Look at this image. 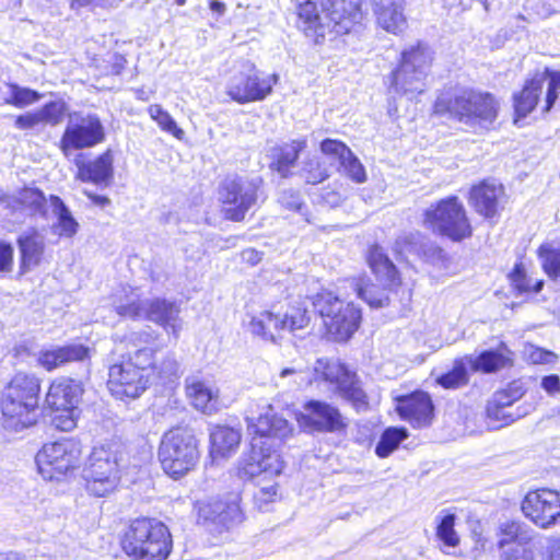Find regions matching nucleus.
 <instances>
[{
  "instance_id": "48",
  "label": "nucleus",
  "mask_w": 560,
  "mask_h": 560,
  "mask_svg": "<svg viewBox=\"0 0 560 560\" xmlns=\"http://www.w3.org/2000/svg\"><path fill=\"white\" fill-rule=\"evenodd\" d=\"M12 101L13 106L18 108H23L30 105H33L40 101L43 95L38 93L35 90H32L30 88L21 86L16 83H14V86L12 88Z\"/></svg>"
},
{
  "instance_id": "3",
  "label": "nucleus",
  "mask_w": 560,
  "mask_h": 560,
  "mask_svg": "<svg viewBox=\"0 0 560 560\" xmlns=\"http://www.w3.org/2000/svg\"><path fill=\"white\" fill-rule=\"evenodd\" d=\"M40 382L33 375L16 373L1 396L2 425L7 431L21 432L37 421Z\"/></svg>"
},
{
  "instance_id": "11",
  "label": "nucleus",
  "mask_w": 560,
  "mask_h": 560,
  "mask_svg": "<svg viewBox=\"0 0 560 560\" xmlns=\"http://www.w3.org/2000/svg\"><path fill=\"white\" fill-rule=\"evenodd\" d=\"M314 380L335 386L336 393L349 401L357 410H365L368 396L354 373L337 361L319 359L314 365Z\"/></svg>"
},
{
  "instance_id": "21",
  "label": "nucleus",
  "mask_w": 560,
  "mask_h": 560,
  "mask_svg": "<svg viewBox=\"0 0 560 560\" xmlns=\"http://www.w3.org/2000/svg\"><path fill=\"white\" fill-rule=\"evenodd\" d=\"M500 533L498 546L503 560H534L532 529L518 522H505L501 524Z\"/></svg>"
},
{
  "instance_id": "2",
  "label": "nucleus",
  "mask_w": 560,
  "mask_h": 560,
  "mask_svg": "<svg viewBox=\"0 0 560 560\" xmlns=\"http://www.w3.org/2000/svg\"><path fill=\"white\" fill-rule=\"evenodd\" d=\"M362 19L361 0L305 1L298 7V27L316 44L326 35H343Z\"/></svg>"
},
{
  "instance_id": "62",
  "label": "nucleus",
  "mask_w": 560,
  "mask_h": 560,
  "mask_svg": "<svg viewBox=\"0 0 560 560\" xmlns=\"http://www.w3.org/2000/svg\"><path fill=\"white\" fill-rule=\"evenodd\" d=\"M177 370H178L177 361L174 359L173 355H167L161 364L160 373L162 374V376L168 377V376L175 375L177 373Z\"/></svg>"
},
{
  "instance_id": "52",
  "label": "nucleus",
  "mask_w": 560,
  "mask_h": 560,
  "mask_svg": "<svg viewBox=\"0 0 560 560\" xmlns=\"http://www.w3.org/2000/svg\"><path fill=\"white\" fill-rule=\"evenodd\" d=\"M506 409V407H502L489 401L487 406V416L491 420L500 421V427L508 425L521 417V415L514 416Z\"/></svg>"
},
{
  "instance_id": "37",
  "label": "nucleus",
  "mask_w": 560,
  "mask_h": 560,
  "mask_svg": "<svg viewBox=\"0 0 560 560\" xmlns=\"http://www.w3.org/2000/svg\"><path fill=\"white\" fill-rule=\"evenodd\" d=\"M464 358L474 372L492 373L506 364L505 357L493 350L483 351L479 355H465Z\"/></svg>"
},
{
  "instance_id": "42",
  "label": "nucleus",
  "mask_w": 560,
  "mask_h": 560,
  "mask_svg": "<svg viewBox=\"0 0 560 560\" xmlns=\"http://www.w3.org/2000/svg\"><path fill=\"white\" fill-rule=\"evenodd\" d=\"M456 516L453 513L436 516V537L445 547H456L459 544V537L454 529Z\"/></svg>"
},
{
  "instance_id": "17",
  "label": "nucleus",
  "mask_w": 560,
  "mask_h": 560,
  "mask_svg": "<svg viewBox=\"0 0 560 560\" xmlns=\"http://www.w3.org/2000/svg\"><path fill=\"white\" fill-rule=\"evenodd\" d=\"M278 75L260 78L255 66L245 62L242 69L235 73L228 86L229 96L240 104L265 100L277 84Z\"/></svg>"
},
{
  "instance_id": "23",
  "label": "nucleus",
  "mask_w": 560,
  "mask_h": 560,
  "mask_svg": "<svg viewBox=\"0 0 560 560\" xmlns=\"http://www.w3.org/2000/svg\"><path fill=\"white\" fill-rule=\"evenodd\" d=\"M74 164L78 168L77 177L82 182L108 186L114 177V155L110 149L93 160H85L80 154Z\"/></svg>"
},
{
  "instance_id": "1",
  "label": "nucleus",
  "mask_w": 560,
  "mask_h": 560,
  "mask_svg": "<svg viewBox=\"0 0 560 560\" xmlns=\"http://www.w3.org/2000/svg\"><path fill=\"white\" fill-rule=\"evenodd\" d=\"M247 429L253 434L252 450L238 463L237 476L250 480L258 476L273 478L279 476L284 467L281 455L269 443V439L285 438L291 433L289 422L277 416L271 406L256 421L247 418Z\"/></svg>"
},
{
  "instance_id": "64",
  "label": "nucleus",
  "mask_w": 560,
  "mask_h": 560,
  "mask_svg": "<svg viewBox=\"0 0 560 560\" xmlns=\"http://www.w3.org/2000/svg\"><path fill=\"white\" fill-rule=\"evenodd\" d=\"M547 560H560V537L551 541L547 550Z\"/></svg>"
},
{
  "instance_id": "10",
  "label": "nucleus",
  "mask_w": 560,
  "mask_h": 560,
  "mask_svg": "<svg viewBox=\"0 0 560 560\" xmlns=\"http://www.w3.org/2000/svg\"><path fill=\"white\" fill-rule=\"evenodd\" d=\"M432 60L428 46L419 44L402 52L401 63L390 77V90L407 95L410 100L424 90L423 79Z\"/></svg>"
},
{
  "instance_id": "15",
  "label": "nucleus",
  "mask_w": 560,
  "mask_h": 560,
  "mask_svg": "<svg viewBox=\"0 0 560 560\" xmlns=\"http://www.w3.org/2000/svg\"><path fill=\"white\" fill-rule=\"evenodd\" d=\"M240 501V493H231L225 500L199 501L196 504L198 522L212 532L229 530L244 520Z\"/></svg>"
},
{
  "instance_id": "13",
  "label": "nucleus",
  "mask_w": 560,
  "mask_h": 560,
  "mask_svg": "<svg viewBox=\"0 0 560 560\" xmlns=\"http://www.w3.org/2000/svg\"><path fill=\"white\" fill-rule=\"evenodd\" d=\"M425 222L441 235L459 242L471 235V225L457 197L442 199L425 211Z\"/></svg>"
},
{
  "instance_id": "28",
  "label": "nucleus",
  "mask_w": 560,
  "mask_h": 560,
  "mask_svg": "<svg viewBox=\"0 0 560 560\" xmlns=\"http://www.w3.org/2000/svg\"><path fill=\"white\" fill-rule=\"evenodd\" d=\"M186 393L192 406L211 415L219 409V390L197 377L186 380Z\"/></svg>"
},
{
  "instance_id": "51",
  "label": "nucleus",
  "mask_w": 560,
  "mask_h": 560,
  "mask_svg": "<svg viewBox=\"0 0 560 560\" xmlns=\"http://www.w3.org/2000/svg\"><path fill=\"white\" fill-rule=\"evenodd\" d=\"M305 180L308 184H318L329 177L326 167L322 166L317 160H310L304 167Z\"/></svg>"
},
{
  "instance_id": "31",
  "label": "nucleus",
  "mask_w": 560,
  "mask_h": 560,
  "mask_svg": "<svg viewBox=\"0 0 560 560\" xmlns=\"http://www.w3.org/2000/svg\"><path fill=\"white\" fill-rule=\"evenodd\" d=\"M306 147V140H292L289 143L279 145L272 150L271 168L281 175L288 177L291 168L295 165L300 152Z\"/></svg>"
},
{
  "instance_id": "44",
  "label": "nucleus",
  "mask_w": 560,
  "mask_h": 560,
  "mask_svg": "<svg viewBox=\"0 0 560 560\" xmlns=\"http://www.w3.org/2000/svg\"><path fill=\"white\" fill-rule=\"evenodd\" d=\"M354 290L359 298L364 300L371 307L381 308L388 304L389 298L385 289H380L375 284L362 287L359 282H354Z\"/></svg>"
},
{
  "instance_id": "6",
  "label": "nucleus",
  "mask_w": 560,
  "mask_h": 560,
  "mask_svg": "<svg viewBox=\"0 0 560 560\" xmlns=\"http://www.w3.org/2000/svg\"><path fill=\"white\" fill-rule=\"evenodd\" d=\"M498 102L489 93L464 90L454 97L441 95L434 104L439 115L450 114L472 128L488 129L498 116Z\"/></svg>"
},
{
  "instance_id": "50",
  "label": "nucleus",
  "mask_w": 560,
  "mask_h": 560,
  "mask_svg": "<svg viewBox=\"0 0 560 560\" xmlns=\"http://www.w3.org/2000/svg\"><path fill=\"white\" fill-rule=\"evenodd\" d=\"M322 152L327 155L335 158L341 163L346 156L349 158L351 150L341 141L335 139H325L320 143Z\"/></svg>"
},
{
  "instance_id": "32",
  "label": "nucleus",
  "mask_w": 560,
  "mask_h": 560,
  "mask_svg": "<svg viewBox=\"0 0 560 560\" xmlns=\"http://www.w3.org/2000/svg\"><path fill=\"white\" fill-rule=\"evenodd\" d=\"M287 326V317H280L279 315L266 311L253 317L249 329L254 335L260 336L266 340L275 341L277 335L285 330Z\"/></svg>"
},
{
  "instance_id": "53",
  "label": "nucleus",
  "mask_w": 560,
  "mask_h": 560,
  "mask_svg": "<svg viewBox=\"0 0 560 560\" xmlns=\"http://www.w3.org/2000/svg\"><path fill=\"white\" fill-rule=\"evenodd\" d=\"M526 354L534 364H553L558 359L556 353L534 346L527 348Z\"/></svg>"
},
{
  "instance_id": "7",
  "label": "nucleus",
  "mask_w": 560,
  "mask_h": 560,
  "mask_svg": "<svg viewBox=\"0 0 560 560\" xmlns=\"http://www.w3.org/2000/svg\"><path fill=\"white\" fill-rule=\"evenodd\" d=\"M114 307L122 317L147 318L161 325L167 334L173 335L175 340L182 330L179 307L176 303L166 300L155 299L152 301L140 300L139 294L131 288H122L114 295Z\"/></svg>"
},
{
  "instance_id": "55",
  "label": "nucleus",
  "mask_w": 560,
  "mask_h": 560,
  "mask_svg": "<svg viewBox=\"0 0 560 560\" xmlns=\"http://www.w3.org/2000/svg\"><path fill=\"white\" fill-rule=\"evenodd\" d=\"M279 202L284 208L298 212H301L303 208L300 194L292 189L283 190L279 196Z\"/></svg>"
},
{
  "instance_id": "43",
  "label": "nucleus",
  "mask_w": 560,
  "mask_h": 560,
  "mask_svg": "<svg viewBox=\"0 0 560 560\" xmlns=\"http://www.w3.org/2000/svg\"><path fill=\"white\" fill-rule=\"evenodd\" d=\"M538 257L545 272L550 278L560 277V247H555L551 244H542L538 248Z\"/></svg>"
},
{
  "instance_id": "58",
  "label": "nucleus",
  "mask_w": 560,
  "mask_h": 560,
  "mask_svg": "<svg viewBox=\"0 0 560 560\" xmlns=\"http://www.w3.org/2000/svg\"><path fill=\"white\" fill-rule=\"evenodd\" d=\"M523 396V392H517L516 394H511L510 390H501L497 392L490 402L495 405L509 408L514 401L520 399Z\"/></svg>"
},
{
  "instance_id": "63",
  "label": "nucleus",
  "mask_w": 560,
  "mask_h": 560,
  "mask_svg": "<svg viewBox=\"0 0 560 560\" xmlns=\"http://www.w3.org/2000/svg\"><path fill=\"white\" fill-rule=\"evenodd\" d=\"M107 0H71V10L79 11L86 7H102Z\"/></svg>"
},
{
  "instance_id": "35",
  "label": "nucleus",
  "mask_w": 560,
  "mask_h": 560,
  "mask_svg": "<svg viewBox=\"0 0 560 560\" xmlns=\"http://www.w3.org/2000/svg\"><path fill=\"white\" fill-rule=\"evenodd\" d=\"M402 4L395 3L394 5H374V11L377 16V23L385 31L398 34L404 31L406 20L402 14Z\"/></svg>"
},
{
  "instance_id": "9",
  "label": "nucleus",
  "mask_w": 560,
  "mask_h": 560,
  "mask_svg": "<svg viewBox=\"0 0 560 560\" xmlns=\"http://www.w3.org/2000/svg\"><path fill=\"white\" fill-rule=\"evenodd\" d=\"M313 306L336 340L349 339L360 325V310L352 303L338 299L332 292L317 293L314 296Z\"/></svg>"
},
{
  "instance_id": "45",
  "label": "nucleus",
  "mask_w": 560,
  "mask_h": 560,
  "mask_svg": "<svg viewBox=\"0 0 560 560\" xmlns=\"http://www.w3.org/2000/svg\"><path fill=\"white\" fill-rule=\"evenodd\" d=\"M67 106L62 101H54L44 105L36 112L40 124L56 126L62 121Z\"/></svg>"
},
{
  "instance_id": "30",
  "label": "nucleus",
  "mask_w": 560,
  "mask_h": 560,
  "mask_svg": "<svg viewBox=\"0 0 560 560\" xmlns=\"http://www.w3.org/2000/svg\"><path fill=\"white\" fill-rule=\"evenodd\" d=\"M545 84L544 74H535L526 81L520 94L514 96V108L517 118L526 117L537 105Z\"/></svg>"
},
{
  "instance_id": "47",
  "label": "nucleus",
  "mask_w": 560,
  "mask_h": 560,
  "mask_svg": "<svg viewBox=\"0 0 560 560\" xmlns=\"http://www.w3.org/2000/svg\"><path fill=\"white\" fill-rule=\"evenodd\" d=\"M342 172L353 182L362 184L366 180V172L359 159L352 153L340 163Z\"/></svg>"
},
{
  "instance_id": "22",
  "label": "nucleus",
  "mask_w": 560,
  "mask_h": 560,
  "mask_svg": "<svg viewBox=\"0 0 560 560\" xmlns=\"http://www.w3.org/2000/svg\"><path fill=\"white\" fill-rule=\"evenodd\" d=\"M148 383V376L133 366L132 362L124 361L109 368L108 387L119 399L139 397L145 390Z\"/></svg>"
},
{
  "instance_id": "59",
  "label": "nucleus",
  "mask_w": 560,
  "mask_h": 560,
  "mask_svg": "<svg viewBox=\"0 0 560 560\" xmlns=\"http://www.w3.org/2000/svg\"><path fill=\"white\" fill-rule=\"evenodd\" d=\"M288 377H292V381L288 382V385H293V386H301L303 383L306 382V377L304 375V372L302 370H299V369H294V368H285L283 369L280 374H279V378L281 381H284L285 378Z\"/></svg>"
},
{
  "instance_id": "40",
  "label": "nucleus",
  "mask_w": 560,
  "mask_h": 560,
  "mask_svg": "<svg viewBox=\"0 0 560 560\" xmlns=\"http://www.w3.org/2000/svg\"><path fill=\"white\" fill-rule=\"evenodd\" d=\"M468 368L464 357L457 359L451 371L438 377V383L446 389H456L465 386L469 381Z\"/></svg>"
},
{
  "instance_id": "46",
  "label": "nucleus",
  "mask_w": 560,
  "mask_h": 560,
  "mask_svg": "<svg viewBox=\"0 0 560 560\" xmlns=\"http://www.w3.org/2000/svg\"><path fill=\"white\" fill-rule=\"evenodd\" d=\"M510 277L512 284L521 293L539 292L544 285L542 280L533 281L530 278H528L522 265H515Z\"/></svg>"
},
{
  "instance_id": "18",
  "label": "nucleus",
  "mask_w": 560,
  "mask_h": 560,
  "mask_svg": "<svg viewBox=\"0 0 560 560\" xmlns=\"http://www.w3.org/2000/svg\"><path fill=\"white\" fill-rule=\"evenodd\" d=\"M83 394L79 382L71 378L60 377L55 380L46 395L47 406L57 411H63L67 416L55 418V424L61 431H70L75 427L77 406Z\"/></svg>"
},
{
  "instance_id": "34",
  "label": "nucleus",
  "mask_w": 560,
  "mask_h": 560,
  "mask_svg": "<svg viewBox=\"0 0 560 560\" xmlns=\"http://www.w3.org/2000/svg\"><path fill=\"white\" fill-rule=\"evenodd\" d=\"M19 246L22 254V269L30 270L40 262L44 253V241L37 233L20 236Z\"/></svg>"
},
{
  "instance_id": "26",
  "label": "nucleus",
  "mask_w": 560,
  "mask_h": 560,
  "mask_svg": "<svg viewBox=\"0 0 560 560\" xmlns=\"http://www.w3.org/2000/svg\"><path fill=\"white\" fill-rule=\"evenodd\" d=\"M503 194L502 185L495 180H483L470 189L469 202L478 213L492 219L498 212V201Z\"/></svg>"
},
{
  "instance_id": "49",
  "label": "nucleus",
  "mask_w": 560,
  "mask_h": 560,
  "mask_svg": "<svg viewBox=\"0 0 560 560\" xmlns=\"http://www.w3.org/2000/svg\"><path fill=\"white\" fill-rule=\"evenodd\" d=\"M542 74L545 75V81L549 79L545 100L546 105L544 108V112L547 113L551 109L558 98V91L560 90V72L546 70Z\"/></svg>"
},
{
  "instance_id": "20",
  "label": "nucleus",
  "mask_w": 560,
  "mask_h": 560,
  "mask_svg": "<svg viewBox=\"0 0 560 560\" xmlns=\"http://www.w3.org/2000/svg\"><path fill=\"white\" fill-rule=\"evenodd\" d=\"M522 511L541 528L556 525L560 520V492L547 488L530 491L522 502Z\"/></svg>"
},
{
  "instance_id": "27",
  "label": "nucleus",
  "mask_w": 560,
  "mask_h": 560,
  "mask_svg": "<svg viewBox=\"0 0 560 560\" xmlns=\"http://www.w3.org/2000/svg\"><path fill=\"white\" fill-rule=\"evenodd\" d=\"M155 336L149 331L130 332L120 341L126 342L128 348L127 362L139 369L143 374L148 368L154 366L153 355L155 350L149 347L155 340Z\"/></svg>"
},
{
  "instance_id": "14",
  "label": "nucleus",
  "mask_w": 560,
  "mask_h": 560,
  "mask_svg": "<svg viewBox=\"0 0 560 560\" xmlns=\"http://www.w3.org/2000/svg\"><path fill=\"white\" fill-rule=\"evenodd\" d=\"M261 178L244 179L236 177L226 179L220 189V199L225 206L224 211L228 219L242 221L246 212L254 207L261 198L265 199L261 190Z\"/></svg>"
},
{
  "instance_id": "54",
  "label": "nucleus",
  "mask_w": 560,
  "mask_h": 560,
  "mask_svg": "<svg viewBox=\"0 0 560 560\" xmlns=\"http://www.w3.org/2000/svg\"><path fill=\"white\" fill-rule=\"evenodd\" d=\"M283 317L288 318V331L295 332L305 328L310 323V317L306 310H295L291 314H285Z\"/></svg>"
},
{
  "instance_id": "39",
  "label": "nucleus",
  "mask_w": 560,
  "mask_h": 560,
  "mask_svg": "<svg viewBox=\"0 0 560 560\" xmlns=\"http://www.w3.org/2000/svg\"><path fill=\"white\" fill-rule=\"evenodd\" d=\"M18 202L28 210L32 214H38L46 217L47 213V200L37 188H24L16 195Z\"/></svg>"
},
{
  "instance_id": "24",
  "label": "nucleus",
  "mask_w": 560,
  "mask_h": 560,
  "mask_svg": "<svg viewBox=\"0 0 560 560\" xmlns=\"http://www.w3.org/2000/svg\"><path fill=\"white\" fill-rule=\"evenodd\" d=\"M396 410L399 416L413 427H427L433 417V404L424 392H415L397 398Z\"/></svg>"
},
{
  "instance_id": "57",
  "label": "nucleus",
  "mask_w": 560,
  "mask_h": 560,
  "mask_svg": "<svg viewBox=\"0 0 560 560\" xmlns=\"http://www.w3.org/2000/svg\"><path fill=\"white\" fill-rule=\"evenodd\" d=\"M13 265V247L0 240V272L10 271Z\"/></svg>"
},
{
  "instance_id": "12",
  "label": "nucleus",
  "mask_w": 560,
  "mask_h": 560,
  "mask_svg": "<svg viewBox=\"0 0 560 560\" xmlns=\"http://www.w3.org/2000/svg\"><path fill=\"white\" fill-rule=\"evenodd\" d=\"M81 448L69 439L45 444L36 455L38 472L44 479L60 480L79 466Z\"/></svg>"
},
{
  "instance_id": "61",
  "label": "nucleus",
  "mask_w": 560,
  "mask_h": 560,
  "mask_svg": "<svg viewBox=\"0 0 560 560\" xmlns=\"http://www.w3.org/2000/svg\"><path fill=\"white\" fill-rule=\"evenodd\" d=\"M541 387L551 395L560 393V377L556 374L545 376L541 381Z\"/></svg>"
},
{
  "instance_id": "33",
  "label": "nucleus",
  "mask_w": 560,
  "mask_h": 560,
  "mask_svg": "<svg viewBox=\"0 0 560 560\" xmlns=\"http://www.w3.org/2000/svg\"><path fill=\"white\" fill-rule=\"evenodd\" d=\"M211 455L213 457H225L234 453L241 442V433L231 427H215L211 434Z\"/></svg>"
},
{
  "instance_id": "19",
  "label": "nucleus",
  "mask_w": 560,
  "mask_h": 560,
  "mask_svg": "<svg viewBox=\"0 0 560 560\" xmlns=\"http://www.w3.org/2000/svg\"><path fill=\"white\" fill-rule=\"evenodd\" d=\"M300 427L310 432L336 433L346 429L340 410L323 400L311 399L296 413Z\"/></svg>"
},
{
  "instance_id": "25",
  "label": "nucleus",
  "mask_w": 560,
  "mask_h": 560,
  "mask_svg": "<svg viewBox=\"0 0 560 560\" xmlns=\"http://www.w3.org/2000/svg\"><path fill=\"white\" fill-rule=\"evenodd\" d=\"M91 349L81 343H69L60 347L42 349L37 354L38 364L50 372L71 362H83L90 359Z\"/></svg>"
},
{
  "instance_id": "4",
  "label": "nucleus",
  "mask_w": 560,
  "mask_h": 560,
  "mask_svg": "<svg viewBox=\"0 0 560 560\" xmlns=\"http://www.w3.org/2000/svg\"><path fill=\"white\" fill-rule=\"evenodd\" d=\"M126 447L117 442L96 446L82 470L85 488L95 497H105L118 486L120 467L125 465Z\"/></svg>"
},
{
  "instance_id": "60",
  "label": "nucleus",
  "mask_w": 560,
  "mask_h": 560,
  "mask_svg": "<svg viewBox=\"0 0 560 560\" xmlns=\"http://www.w3.org/2000/svg\"><path fill=\"white\" fill-rule=\"evenodd\" d=\"M39 124L40 121L37 112L20 115L16 117L14 121V126L21 130L32 129Z\"/></svg>"
},
{
  "instance_id": "8",
  "label": "nucleus",
  "mask_w": 560,
  "mask_h": 560,
  "mask_svg": "<svg viewBox=\"0 0 560 560\" xmlns=\"http://www.w3.org/2000/svg\"><path fill=\"white\" fill-rule=\"evenodd\" d=\"M158 457L162 469L173 479H179L194 470L200 453L198 442L191 431L173 428L162 435Z\"/></svg>"
},
{
  "instance_id": "38",
  "label": "nucleus",
  "mask_w": 560,
  "mask_h": 560,
  "mask_svg": "<svg viewBox=\"0 0 560 560\" xmlns=\"http://www.w3.org/2000/svg\"><path fill=\"white\" fill-rule=\"evenodd\" d=\"M407 438L408 431L405 428H387L375 447L376 455L381 458L389 456Z\"/></svg>"
},
{
  "instance_id": "56",
  "label": "nucleus",
  "mask_w": 560,
  "mask_h": 560,
  "mask_svg": "<svg viewBox=\"0 0 560 560\" xmlns=\"http://www.w3.org/2000/svg\"><path fill=\"white\" fill-rule=\"evenodd\" d=\"M276 497L277 485L273 483L267 487L259 488L254 494V500L258 509L264 510L269 502L275 501Z\"/></svg>"
},
{
  "instance_id": "16",
  "label": "nucleus",
  "mask_w": 560,
  "mask_h": 560,
  "mask_svg": "<svg viewBox=\"0 0 560 560\" xmlns=\"http://www.w3.org/2000/svg\"><path fill=\"white\" fill-rule=\"evenodd\" d=\"M105 140V129L95 114H72L60 140V148L65 155L70 150L93 148Z\"/></svg>"
},
{
  "instance_id": "5",
  "label": "nucleus",
  "mask_w": 560,
  "mask_h": 560,
  "mask_svg": "<svg viewBox=\"0 0 560 560\" xmlns=\"http://www.w3.org/2000/svg\"><path fill=\"white\" fill-rule=\"evenodd\" d=\"M121 547L133 560H165L172 549L171 533L160 521L137 518L126 530Z\"/></svg>"
},
{
  "instance_id": "29",
  "label": "nucleus",
  "mask_w": 560,
  "mask_h": 560,
  "mask_svg": "<svg viewBox=\"0 0 560 560\" xmlns=\"http://www.w3.org/2000/svg\"><path fill=\"white\" fill-rule=\"evenodd\" d=\"M368 262L384 287H394L399 283L398 270L381 246L374 245L370 248Z\"/></svg>"
},
{
  "instance_id": "36",
  "label": "nucleus",
  "mask_w": 560,
  "mask_h": 560,
  "mask_svg": "<svg viewBox=\"0 0 560 560\" xmlns=\"http://www.w3.org/2000/svg\"><path fill=\"white\" fill-rule=\"evenodd\" d=\"M49 203L54 215L57 218V223L54 226L56 233L66 237L73 236L78 231L79 224L70 210L59 197L54 195L49 197Z\"/></svg>"
},
{
  "instance_id": "41",
  "label": "nucleus",
  "mask_w": 560,
  "mask_h": 560,
  "mask_svg": "<svg viewBox=\"0 0 560 560\" xmlns=\"http://www.w3.org/2000/svg\"><path fill=\"white\" fill-rule=\"evenodd\" d=\"M148 112L150 117L159 125L163 131L173 135L178 140L184 139L185 131L177 126L174 118L166 110H164L161 105H150Z\"/></svg>"
}]
</instances>
